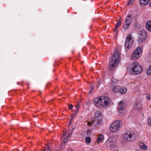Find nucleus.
Segmentation results:
<instances>
[{"mask_svg":"<svg viewBox=\"0 0 151 151\" xmlns=\"http://www.w3.org/2000/svg\"><path fill=\"white\" fill-rule=\"evenodd\" d=\"M142 51V47H139L133 52L132 56L131 59L132 60H136L139 58L141 56Z\"/></svg>","mask_w":151,"mask_h":151,"instance_id":"6","label":"nucleus"},{"mask_svg":"<svg viewBox=\"0 0 151 151\" xmlns=\"http://www.w3.org/2000/svg\"><path fill=\"white\" fill-rule=\"evenodd\" d=\"M127 89L126 88L123 87L121 88H120V89L119 91V93L122 94H124L127 91Z\"/></svg>","mask_w":151,"mask_h":151,"instance_id":"16","label":"nucleus"},{"mask_svg":"<svg viewBox=\"0 0 151 151\" xmlns=\"http://www.w3.org/2000/svg\"><path fill=\"white\" fill-rule=\"evenodd\" d=\"M118 81L116 79L113 78L111 82V85L112 86H114L118 83Z\"/></svg>","mask_w":151,"mask_h":151,"instance_id":"20","label":"nucleus"},{"mask_svg":"<svg viewBox=\"0 0 151 151\" xmlns=\"http://www.w3.org/2000/svg\"><path fill=\"white\" fill-rule=\"evenodd\" d=\"M101 97L102 107H104L108 106L110 103V99L109 98L105 96Z\"/></svg>","mask_w":151,"mask_h":151,"instance_id":"10","label":"nucleus"},{"mask_svg":"<svg viewBox=\"0 0 151 151\" xmlns=\"http://www.w3.org/2000/svg\"><path fill=\"white\" fill-rule=\"evenodd\" d=\"M141 105L139 102H137L135 103L134 108L135 109H139L140 108Z\"/></svg>","mask_w":151,"mask_h":151,"instance_id":"21","label":"nucleus"},{"mask_svg":"<svg viewBox=\"0 0 151 151\" xmlns=\"http://www.w3.org/2000/svg\"><path fill=\"white\" fill-rule=\"evenodd\" d=\"M104 140V136L102 134H100L98 137L96 142L97 144L103 142Z\"/></svg>","mask_w":151,"mask_h":151,"instance_id":"14","label":"nucleus"},{"mask_svg":"<svg viewBox=\"0 0 151 151\" xmlns=\"http://www.w3.org/2000/svg\"><path fill=\"white\" fill-rule=\"evenodd\" d=\"M87 134L88 135H90L91 134V130L90 129H88L87 130Z\"/></svg>","mask_w":151,"mask_h":151,"instance_id":"28","label":"nucleus"},{"mask_svg":"<svg viewBox=\"0 0 151 151\" xmlns=\"http://www.w3.org/2000/svg\"><path fill=\"white\" fill-rule=\"evenodd\" d=\"M121 23H122L119 20V22H118V23L116 24V25L115 27L114 30H115L116 29V28L119 27L120 26V25H121Z\"/></svg>","mask_w":151,"mask_h":151,"instance_id":"26","label":"nucleus"},{"mask_svg":"<svg viewBox=\"0 0 151 151\" xmlns=\"http://www.w3.org/2000/svg\"><path fill=\"white\" fill-rule=\"evenodd\" d=\"M150 0H140V4L142 6H145L148 3Z\"/></svg>","mask_w":151,"mask_h":151,"instance_id":"19","label":"nucleus"},{"mask_svg":"<svg viewBox=\"0 0 151 151\" xmlns=\"http://www.w3.org/2000/svg\"><path fill=\"white\" fill-rule=\"evenodd\" d=\"M117 139V137L116 136H112L106 141L105 143L106 145L110 149L114 148Z\"/></svg>","mask_w":151,"mask_h":151,"instance_id":"5","label":"nucleus"},{"mask_svg":"<svg viewBox=\"0 0 151 151\" xmlns=\"http://www.w3.org/2000/svg\"><path fill=\"white\" fill-rule=\"evenodd\" d=\"M125 109L124 104L122 101H120L119 103L117 112L119 114H122Z\"/></svg>","mask_w":151,"mask_h":151,"instance_id":"12","label":"nucleus"},{"mask_svg":"<svg viewBox=\"0 0 151 151\" xmlns=\"http://www.w3.org/2000/svg\"><path fill=\"white\" fill-rule=\"evenodd\" d=\"M134 42V40L130 35H127L124 47L126 50L129 49L132 46Z\"/></svg>","mask_w":151,"mask_h":151,"instance_id":"7","label":"nucleus"},{"mask_svg":"<svg viewBox=\"0 0 151 151\" xmlns=\"http://www.w3.org/2000/svg\"><path fill=\"white\" fill-rule=\"evenodd\" d=\"M148 123L151 126V119H149L148 120Z\"/></svg>","mask_w":151,"mask_h":151,"instance_id":"31","label":"nucleus"},{"mask_svg":"<svg viewBox=\"0 0 151 151\" xmlns=\"http://www.w3.org/2000/svg\"><path fill=\"white\" fill-rule=\"evenodd\" d=\"M122 125V122L120 121H116L110 125L109 127L110 131L112 132H115L119 130Z\"/></svg>","mask_w":151,"mask_h":151,"instance_id":"4","label":"nucleus"},{"mask_svg":"<svg viewBox=\"0 0 151 151\" xmlns=\"http://www.w3.org/2000/svg\"><path fill=\"white\" fill-rule=\"evenodd\" d=\"M86 142L88 143H89L91 141V138L89 137H87L85 139Z\"/></svg>","mask_w":151,"mask_h":151,"instance_id":"25","label":"nucleus"},{"mask_svg":"<svg viewBox=\"0 0 151 151\" xmlns=\"http://www.w3.org/2000/svg\"><path fill=\"white\" fill-rule=\"evenodd\" d=\"M120 88V87L118 86H115L113 89V91L115 93L117 92H119Z\"/></svg>","mask_w":151,"mask_h":151,"instance_id":"22","label":"nucleus"},{"mask_svg":"<svg viewBox=\"0 0 151 151\" xmlns=\"http://www.w3.org/2000/svg\"><path fill=\"white\" fill-rule=\"evenodd\" d=\"M66 133H67V132H64L63 134V135H62V137L61 138V139H62L63 137H65L66 136Z\"/></svg>","mask_w":151,"mask_h":151,"instance_id":"30","label":"nucleus"},{"mask_svg":"<svg viewBox=\"0 0 151 151\" xmlns=\"http://www.w3.org/2000/svg\"><path fill=\"white\" fill-rule=\"evenodd\" d=\"M142 70V68L136 61L134 62L128 68V71L131 74L134 75H139Z\"/></svg>","mask_w":151,"mask_h":151,"instance_id":"1","label":"nucleus"},{"mask_svg":"<svg viewBox=\"0 0 151 151\" xmlns=\"http://www.w3.org/2000/svg\"><path fill=\"white\" fill-rule=\"evenodd\" d=\"M133 0H130L128 4V5H129L130 4H132L133 2Z\"/></svg>","mask_w":151,"mask_h":151,"instance_id":"33","label":"nucleus"},{"mask_svg":"<svg viewBox=\"0 0 151 151\" xmlns=\"http://www.w3.org/2000/svg\"><path fill=\"white\" fill-rule=\"evenodd\" d=\"M70 134H69L67 137L64 139L63 142L62 144V145H64V144H65L67 142V140H68V138L70 137Z\"/></svg>","mask_w":151,"mask_h":151,"instance_id":"23","label":"nucleus"},{"mask_svg":"<svg viewBox=\"0 0 151 151\" xmlns=\"http://www.w3.org/2000/svg\"><path fill=\"white\" fill-rule=\"evenodd\" d=\"M147 73L148 75H151V66H150L148 70H147Z\"/></svg>","mask_w":151,"mask_h":151,"instance_id":"27","label":"nucleus"},{"mask_svg":"<svg viewBox=\"0 0 151 151\" xmlns=\"http://www.w3.org/2000/svg\"><path fill=\"white\" fill-rule=\"evenodd\" d=\"M101 97L95 98L93 101L94 104L97 107H102Z\"/></svg>","mask_w":151,"mask_h":151,"instance_id":"13","label":"nucleus"},{"mask_svg":"<svg viewBox=\"0 0 151 151\" xmlns=\"http://www.w3.org/2000/svg\"><path fill=\"white\" fill-rule=\"evenodd\" d=\"M146 98L149 100H150L151 98V97L149 94H147L146 96Z\"/></svg>","mask_w":151,"mask_h":151,"instance_id":"29","label":"nucleus"},{"mask_svg":"<svg viewBox=\"0 0 151 151\" xmlns=\"http://www.w3.org/2000/svg\"><path fill=\"white\" fill-rule=\"evenodd\" d=\"M75 108H76V109L75 110V113L73 114L71 116L72 120L73 119L75 115L76 114H77V113L78 112V111L79 108V105L78 104L76 106Z\"/></svg>","mask_w":151,"mask_h":151,"instance_id":"18","label":"nucleus"},{"mask_svg":"<svg viewBox=\"0 0 151 151\" xmlns=\"http://www.w3.org/2000/svg\"><path fill=\"white\" fill-rule=\"evenodd\" d=\"M139 37L138 41L139 43H142L144 41L147 36V33L145 30H141L138 32Z\"/></svg>","mask_w":151,"mask_h":151,"instance_id":"8","label":"nucleus"},{"mask_svg":"<svg viewBox=\"0 0 151 151\" xmlns=\"http://www.w3.org/2000/svg\"><path fill=\"white\" fill-rule=\"evenodd\" d=\"M120 53L119 52L116 51L114 52L109 65L111 69H114L118 65L120 60Z\"/></svg>","mask_w":151,"mask_h":151,"instance_id":"2","label":"nucleus"},{"mask_svg":"<svg viewBox=\"0 0 151 151\" xmlns=\"http://www.w3.org/2000/svg\"><path fill=\"white\" fill-rule=\"evenodd\" d=\"M146 27L147 30L151 32V20L148 21L146 23Z\"/></svg>","mask_w":151,"mask_h":151,"instance_id":"15","label":"nucleus"},{"mask_svg":"<svg viewBox=\"0 0 151 151\" xmlns=\"http://www.w3.org/2000/svg\"><path fill=\"white\" fill-rule=\"evenodd\" d=\"M73 106L72 105H71V104L69 105L68 106V109H71L73 108Z\"/></svg>","mask_w":151,"mask_h":151,"instance_id":"32","label":"nucleus"},{"mask_svg":"<svg viewBox=\"0 0 151 151\" xmlns=\"http://www.w3.org/2000/svg\"><path fill=\"white\" fill-rule=\"evenodd\" d=\"M101 114L99 111H97L95 114V120H92V121L88 122L87 123L88 125L91 126L93 125L96 122V125H99L101 122L102 116Z\"/></svg>","mask_w":151,"mask_h":151,"instance_id":"3","label":"nucleus"},{"mask_svg":"<svg viewBox=\"0 0 151 151\" xmlns=\"http://www.w3.org/2000/svg\"><path fill=\"white\" fill-rule=\"evenodd\" d=\"M44 151H51L50 149V146L49 145L47 144L45 148V150Z\"/></svg>","mask_w":151,"mask_h":151,"instance_id":"24","label":"nucleus"},{"mask_svg":"<svg viewBox=\"0 0 151 151\" xmlns=\"http://www.w3.org/2000/svg\"><path fill=\"white\" fill-rule=\"evenodd\" d=\"M140 147L143 150H146L147 149V147L145 143L141 142L139 145Z\"/></svg>","mask_w":151,"mask_h":151,"instance_id":"17","label":"nucleus"},{"mask_svg":"<svg viewBox=\"0 0 151 151\" xmlns=\"http://www.w3.org/2000/svg\"><path fill=\"white\" fill-rule=\"evenodd\" d=\"M132 136V133L128 132L124 133L123 135L122 138L124 141L129 142L130 141Z\"/></svg>","mask_w":151,"mask_h":151,"instance_id":"11","label":"nucleus"},{"mask_svg":"<svg viewBox=\"0 0 151 151\" xmlns=\"http://www.w3.org/2000/svg\"><path fill=\"white\" fill-rule=\"evenodd\" d=\"M132 21L131 15L130 14L127 15L123 25V28L125 29L128 28L131 24Z\"/></svg>","mask_w":151,"mask_h":151,"instance_id":"9","label":"nucleus"}]
</instances>
